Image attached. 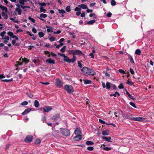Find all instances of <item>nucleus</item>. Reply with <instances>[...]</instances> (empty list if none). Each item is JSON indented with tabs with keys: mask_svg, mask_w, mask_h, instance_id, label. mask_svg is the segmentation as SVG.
Instances as JSON below:
<instances>
[{
	"mask_svg": "<svg viewBox=\"0 0 154 154\" xmlns=\"http://www.w3.org/2000/svg\"><path fill=\"white\" fill-rule=\"evenodd\" d=\"M131 116L132 115H130L129 113H128V114L125 113L123 114L122 116L125 119H128L135 121H141L144 120L145 119L144 118L141 117L131 118Z\"/></svg>",
	"mask_w": 154,
	"mask_h": 154,
	"instance_id": "nucleus-1",
	"label": "nucleus"
},
{
	"mask_svg": "<svg viewBox=\"0 0 154 154\" xmlns=\"http://www.w3.org/2000/svg\"><path fill=\"white\" fill-rule=\"evenodd\" d=\"M81 71L86 75H94L96 74V72L94 71L91 69L88 68L86 67H84L81 69Z\"/></svg>",
	"mask_w": 154,
	"mask_h": 154,
	"instance_id": "nucleus-2",
	"label": "nucleus"
},
{
	"mask_svg": "<svg viewBox=\"0 0 154 154\" xmlns=\"http://www.w3.org/2000/svg\"><path fill=\"white\" fill-rule=\"evenodd\" d=\"M64 89L67 93H72L74 91L72 86L70 85H66L64 86Z\"/></svg>",
	"mask_w": 154,
	"mask_h": 154,
	"instance_id": "nucleus-3",
	"label": "nucleus"
},
{
	"mask_svg": "<svg viewBox=\"0 0 154 154\" xmlns=\"http://www.w3.org/2000/svg\"><path fill=\"white\" fill-rule=\"evenodd\" d=\"M64 58V61L69 63H73L76 60V57L74 55L73 56V58L72 59H69V57L66 56Z\"/></svg>",
	"mask_w": 154,
	"mask_h": 154,
	"instance_id": "nucleus-4",
	"label": "nucleus"
},
{
	"mask_svg": "<svg viewBox=\"0 0 154 154\" xmlns=\"http://www.w3.org/2000/svg\"><path fill=\"white\" fill-rule=\"evenodd\" d=\"M61 132L62 134L65 136H68L70 135L69 131L66 128H60Z\"/></svg>",
	"mask_w": 154,
	"mask_h": 154,
	"instance_id": "nucleus-5",
	"label": "nucleus"
},
{
	"mask_svg": "<svg viewBox=\"0 0 154 154\" xmlns=\"http://www.w3.org/2000/svg\"><path fill=\"white\" fill-rule=\"evenodd\" d=\"M63 82L60 79L57 78L56 79L55 85L61 88L63 87Z\"/></svg>",
	"mask_w": 154,
	"mask_h": 154,
	"instance_id": "nucleus-6",
	"label": "nucleus"
},
{
	"mask_svg": "<svg viewBox=\"0 0 154 154\" xmlns=\"http://www.w3.org/2000/svg\"><path fill=\"white\" fill-rule=\"evenodd\" d=\"M52 109L51 106H44L43 108L44 111L45 112H48L51 111Z\"/></svg>",
	"mask_w": 154,
	"mask_h": 154,
	"instance_id": "nucleus-7",
	"label": "nucleus"
},
{
	"mask_svg": "<svg viewBox=\"0 0 154 154\" xmlns=\"http://www.w3.org/2000/svg\"><path fill=\"white\" fill-rule=\"evenodd\" d=\"M33 139V136L31 135L27 136L25 139L26 142H31Z\"/></svg>",
	"mask_w": 154,
	"mask_h": 154,
	"instance_id": "nucleus-8",
	"label": "nucleus"
},
{
	"mask_svg": "<svg viewBox=\"0 0 154 154\" xmlns=\"http://www.w3.org/2000/svg\"><path fill=\"white\" fill-rule=\"evenodd\" d=\"M19 39H15L12 40V43L13 45L15 46L19 45L20 43L18 42Z\"/></svg>",
	"mask_w": 154,
	"mask_h": 154,
	"instance_id": "nucleus-9",
	"label": "nucleus"
},
{
	"mask_svg": "<svg viewBox=\"0 0 154 154\" xmlns=\"http://www.w3.org/2000/svg\"><path fill=\"white\" fill-rule=\"evenodd\" d=\"M60 114H56L54 115L52 118V119L54 121H56L60 118Z\"/></svg>",
	"mask_w": 154,
	"mask_h": 154,
	"instance_id": "nucleus-10",
	"label": "nucleus"
},
{
	"mask_svg": "<svg viewBox=\"0 0 154 154\" xmlns=\"http://www.w3.org/2000/svg\"><path fill=\"white\" fill-rule=\"evenodd\" d=\"M82 135H76V136L74 137V139L75 140L78 141L81 140L82 139Z\"/></svg>",
	"mask_w": 154,
	"mask_h": 154,
	"instance_id": "nucleus-11",
	"label": "nucleus"
},
{
	"mask_svg": "<svg viewBox=\"0 0 154 154\" xmlns=\"http://www.w3.org/2000/svg\"><path fill=\"white\" fill-rule=\"evenodd\" d=\"M46 62L50 64H55V62L54 60H52L51 58H49L46 60Z\"/></svg>",
	"mask_w": 154,
	"mask_h": 154,
	"instance_id": "nucleus-12",
	"label": "nucleus"
},
{
	"mask_svg": "<svg viewBox=\"0 0 154 154\" xmlns=\"http://www.w3.org/2000/svg\"><path fill=\"white\" fill-rule=\"evenodd\" d=\"M31 109L30 108L26 109L22 113V115H25L27 114L31 111Z\"/></svg>",
	"mask_w": 154,
	"mask_h": 154,
	"instance_id": "nucleus-13",
	"label": "nucleus"
},
{
	"mask_svg": "<svg viewBox=\"0 0 154 154\" xmlns=\"http://www.w3.org/2000/svg\"><path fill=\"white\" fill-rule=\"evenodd\" d=\"M102 139L103 140H105L106 141H107L109 142H112L111 141V137H102Z\"/></svg>",
	"mask_w": 154,
	"mask_h": 154,
	"instance_id": "nucleus-14",
	"label": "nucleus"
},
{
	"mask_svg": "<svg viewBox=\"0 0 154 154\" xmlns=\"http://www.w3.org/2000/svg\"><path fill=\"white\" fill-rule=\"evenodd\" d=\"M2 15L4 18L5 19H7L8 18V16L7 12H5L4 11H2Z\"/></svg>",
	"mask_w": 154,
	"mask_h": 154,
	"instance_id": "nucleus-15",
	"label": "nucleus"
},
{
	"mask_svg": "<svg viewBox=\"0 0 154 154\" xmlns=\"http://www.w3.org/2000/svg\"><path fill=\"white\" fill-rule=\"evenodd\" d=\"M78 7L83 9H87L88 8L87 6L84 4H81L78 5Z\"/></svg>",
	"mask_w": 154,
	"mask_h": 154,
	"instance_id": "nucleus-16",
	"label": "nucleus"
},
{
	"mask_svg": "<svg viewBox=\"0 0 154 154\" xmlns=\"http://www.w3.org/2000/svg\"><path fill=\"white\" fill-rule=\"evenodd\" d=\"M8 34L13 38H17V37L14 35L12 32H9L8 33Z\"/></svg>",
	"mask_w": 154,
	"mask_h": 154,
	"instance_id": "nucleus-17",
	"label": "nucleus"
},
{
	"mask_svg": "<svg viewBox=\"0 0 154 154\" xmlns=\"http://www.w3.org/2000/svg\"><path fill=\"white\" fill-rule=\"evenodd\" d=\"M83 54L82 52L80 50H75V55H82Z\"/></svg>",
	"mask_w": 154,
	"mask_h": 154,
	"instance_id": "nucleus-18",
	"label": "nucleus"
},
{
	"mask_svg": "<svg viewBox=\"0 0 154 154\" xmlns=\"http://www.w3.org/2000/svg\"><path fill=\"white\" fill-rule=\"evenodd\" d=\"M30 0H19V3L21 5H24L25 4V2H27L29 1Z\"/></svg>",
	"mask_w": 154,
	"mask_h": 154,
	"instance_id": "nucleus-19",
	"label": "nucleus"
},
{
	"mask_svg": "<svg viewBox=\"0 0 154 154\" xmlns=\"http://www.w3.org/2000/svg\"><path fill=\"white\" fill-rule=\"evenodd\" d=\"M0 8L1 9L2 11L7 12L8 11V8L5 7L4 6L2 5H0Z\"/></svg>",
	"mask_w": 154,
	"mask_h": 154,
	"instance_id": "nucleus-20",
	"label": "nucleus"
},
{
	"mask_svg": "<svg viewBox=\"0 0 154 154\" xmlns=\"http://www.w3.org/2000/svg\"><path fill=\"white\" fill-rule=\"evenodd\" d=\"M75 133L76 135H81V132L79 129L77 128L75 131Z\"/></svg>",
	"mask_w": 154,
	"mask_h": 154,
	"instance_id": "nucleus-21",
	"label": "nucleus"
},
{
	"mask_svg": "<svg viewBox=\"0 0 154 154\" xmlns=\"http://www.w3.org/2000/svg\"><path fill=\"white\" fill-rule=\"evenodd\" d=\"M102 134L103 135H108L109 134V131L106 130L102 131Z\"/></svg>",
	"mask_w": 154,
	"mask_h": 154,
	"instance_id": "nucleus-22",
	"label": "nucleus"
},
{
	"mask_svg": "<svg viewBox=\"0 0 154 154\" xmlns=\"http://www.w3.org/2000/svg\"><path fill=\"white\" fill-rule=\"evenodd\" d=\"M47 17V15L46 14H40V17H38L39 18H40L41 20H43L44 19H42L41 18H46Z\"/></svg>",
	"mask_w": 154,
	"mask_h": 154,
	"instance_id": "nucleus-23",
	"label": "nucleus"
},
{
	"mask_svg": "<svg viewBox=\"0 0 154 154\" xmlns=\"http://www.w3.org/2000/svg\"><path fill=\"white\" fill-rule=\"evenodd\" d=\"M84 84L85 85L89 84H91V81L89 80L84 79Z\"/></svg>",
	"mask_w": 154,
	"mask_h": 154,
	"instance_id": "nucleus-24",
	"label": "nucleus"
},
{
	"mask_svg": "<svg viewBox=\"0 0 154 154\" xmlns=\"http://www.w3.org/2000/svg\"><path fill=\"white\" fill-rule=\"evenodd\" d=\"M15 11L17 12L18 15H20L22 14V10L21 8H16Z\"/></svg>",
	"mask_w": 154,
	"mask_h": 154,
	"instance_id": "nucleus-25",
	"label": "nucleus"
},
{
	"mask_svg": "<svg viewBox=\"0 0 154 154\" xmlns=\"http://www.w3.org/2000/svg\"><path fill=\"white\" fill-rule=\"evenodd\" d=\"M126 94H127V95L130 98H131V99H132V100H134L135 99V98H134V97L132 96V95H131L129 93V92L127 91V90H126Z\"/></svg>",
	"mask_w": 154,
	"mask_h": 154,
	"instance_id": "nucleus-26",
	"label": "nucleus"
},
{
	"mask_svg": "<svg viewBox=\"0 0 154 154\" xmlns=\"http://www.w3.org/2000/svg\"><path fill=\"white\" fill-rule=\"evenodd\" d=\"M46 27L47 28V31L48 32H52L53 28L52 27L47 25L46 26Z\"/></svg>",
	"mask_w": 154,
	"mask_h": 154,
	"instance_id": "nucleus-27",
	"label": "nucleus"
},
{
	"mask_svg": "<svg viewBox=\"0 0 154 154\" xmlns=\"http://www.w3.org/2000/svg\"><path fill=\"white\" fill-rule=\"evenodd\" d=\"M112 84L108 82H107L106 84V88L108 90L110 88Z\"/></svg>",
	"mask_w": 154,
	"mask_h": 154,
	"instance_id": "nucleus-28",
	"label": "nucleus"
},
{
	"mask_svg": "<svg viewBox=\"0 0 154 154\" xmlns=\"http://www.w3.org/2000/svg\"><path fill=\"white\" fill-rule=\"evenodd\" d=\"M34 103V106L35 107L37 108L39 107V104L38 101L37 100H35Z\"/></svg>",
	"mask_w": 154,
	"mask_h": 154,
	"instance_id": "nucleus-29",
	"label": "nucleus"
},
{
	"mask_svg": "<svg viewBox=\"0 0 154 154\" xmlns=\"http://www.w3.org/2000/svg\"><path fill=\"white\" fill-rule=\"evenodd\" d=\"M128 59L129 60L130 62L131 63H134V62L133 58H132V57L130 55L128 54Z\"/></svg>",
	"mask_w": 154,
	"mask_h": 154,
	"instance_id": "nucleus-30",
	"label": "nucleus"
},
{
	"mask_svg": "<svg viewBox=\"0 0 154 154\" xmlns=\"http://www.w3.org/2000/svg\"><path fill=\"white\" fill-rule=\"evenodd\" d=\"M86 144L87 145H91L94 144V143L91 141H87L86 142Z\"/></svg>",
	"mask_w": 154,
	"mask_h": 154,
	"instance_id": "nucleus-31",
	"label": "nucleus"
},
{
	"mask_svg": "<svg viewBox=\"0 0 154 154\" xmlns=\"http://www.w3.org/2000/svg\"><path fill=\"white\" fill-rule=\"evenodd\" d=\"M1 81L3 82H9L12 81H13V79L11 78L10 79L1 80Z\"/></svg>",
	"mask_w": 154,
	"mask_h": 154,
	"instance_id": "nucleus-32",
	"label": "nucleus"
},
{
	"mask_svg": "<svg viewBox=\"0 0 154 154\" xmlns=\"http://www.w3.org/2000/svg\"><path fill=\"white\" fill-rule=\"evenodd\" d=\"M95 22V20H91L90 21H89L87 22V23L91 25L94 23Z\"/></svg>",
	"mask_w": 154,
	"mask_h": 154,
	"instance_id": "nucleus-33",
	"label": "nucleus"
},
{
	"mask_svg": "<svg viewBox=\"0 0 154 154\" xmlns=\"http://www.w3.org/2000/svg\"><path fill=\"white\" fill-rule=\"evenodd\" d=\"M141 53V51L139 49H137L135 51V54L137 55H140Z\"/></svg>",
	"mask_w": 154,
	"mask_h": 154,
	"instance_id": "nucleus-34",
	"label": "nucleus"
},
{
	"mask_svg": "<svg viewBox=\"0 0 154 154\" xmlns=\"http://www.w3.org/2000/svg\"><path fill=\"white\" fill-rule=\"evenodd\" d=\"M58 11L59 13L61 14H63L64 13H66L65 11L64 10H63V9L61 10L60 9H59L58 10Z\"/></svg>",
	"mask_w": 154,
	"mask_h": 154,
	"instance_id": "nucleus-35",
	"label": "nucleus"
},
{
	"mask_svg": "<svg viewBox=\"0 0 154 154\" xmlns=\"http://www.w3.org/2000/svg\"><path fill=\"white\" fill-rule=\"evenodd\" d=\"M103 149L104 150L109 151L111 149V148L106 147L103 148Z\"/></svg>",
	"mask_w": 154,
	"mask_h": 154,
	"instance_id": "nucleus-36",
	"label": "nucleus"
},
{
	"mask_svg": "<svg viewBox=\"0 0 154 154\" xmlns=\"http://www.w3.org/2000/svg\"><path fill=\"white\" fill-rule=\"evenodd\" d=\"M22 60V62H25L26 64L29 62V60L26 58H24Z\"/></svg>",
	"mask_w": 154,
	"mask_h": 154,
	"instance_id": "nucleus-37",
	"label": "nucleus"
},
{
	"mask_svg": "<svg viewBox=\"0 0 154 154\" xmlns=\"http://www.w3.org/2000/svg\"><path fill=\"white\" fill-rule=\"evenodd\" d=\"M69 53L70 54L75 56V50H70L69 51Z\"/></svg>",
	"mask_w": 154,
	"mask_h": 154,
	"instance_id": "nucleus-38",
	"label": "nucleus"
},
{
	"mask_svg": "<svg viewBox=\"0 0 154 154\" xmlns=\"http://www.w3.org/2000/svg\"><path fill=\"white\" fill-rule=\"evenodd\" d=\"M44 35V33L42 32H40L38 33V35L40 38L43 37Z\"/></svg>",
	"mask_w": 154,
	"mask_h": 154,
	"instance_id": "nucleus-39",
	"label": "nucleus"
},
{
	"mask_svg": "<svg viewBox=\"0 0 154 154\" xmlns=\"http://www.w3.org/2000/svg\"><path fill=\"white\" fill-rule=\"evenodd\" d=\"M66 10L67 12H69L71 11L70 7V6H67L66 8Z\"/></svg>",
	"mask_w": 154,
	"mask_h": 154,
	"instance_id": "nucleus-40",
	"label": "nucleus"
},
{
	"mask_svg": "<svg viewBox=\"0 0 154 154\" xmlns=\"http://www.w3.org/2000/svg\"><path fill=\"white\" fill-rule=\"evenodd\" d=\"M64 39H60L59 41V43H60V44L59 45H60V46H62L63 45V44L62 43V42L64 41Z\"/></svg>",
	"mask_w": 154,
	"mask_h": 154,
	"instance_id": "nucleus-41",
	"label": "nucleus"
},
{
	"mask_svg": "<svg viewBox=\"0 0 154 154\" xmlns=\"http://www.w3.org/2000/svg\"><path fill=\"white\" fill-rule=\"evenodd\" d=\"M134 108H137V107L135 104L132 102H130L129 103Z\"/></svg>",
	"mask_w": 154,
	"mask_h": 154,
	"instance_id": "nucleus-42",
	"label": "nucleus"
},
{
	"mask_svg": "<svg viewBox=\"0 0 154 154\" xmlns=\"http://www.w3.org/2000/svg\"><path fill=\"white\" fill-rule=\"evenodd\" d=\"M66 46H64L62 48L60 49V51L62 52H64L65 51V49L66 48Z\"/></svg>",
	"mask_w": 154,
	"mask_h": 154,
	"instance_id": "nucleus-43",
	"label": "nucleus"
},
{
	"mask_svg": "<svg viewBox=\"0 0 154 154\" xmlns=\"http://www.w3.org/2000/svg\"><path fill=\"white\" fill-rule=\"evenodd\" d=\"M40 11L41 12L45 13L46 12V10L42 7H41L40 8Z\"/></svg>",
	"mask_w": 154,
	"mask_h": 154,
	"instance_id": "nucleus-44",
	"label": "nucleus"
},
{
	"mask_svg": "<svg viewBox=\"0 0 154 154\" xmlns=\"http://www.w3.org/2000/svg\"><path fill=\"white\" fill-rule=\"evenodd\" d=\"M116 94L118 95V96L120 95V94L117 91H116L115 92V93L114 94H113L111 95H110V96H114V97H116Z\"/></svg>",
	"mask_w": 154,
	"mask_h": 154,
	"instance_id": "nucleus-45",
	"label": "nucleus"
},
{
	"mask_svg": "<svg viewBox=\"0 0 154 154\" xmlns=\"http://www.w3.org/2000/svg\"><path fill=\"white\" fill-rule=\"evenodd\" d=\"M28 19L29 20H31L32 22L33 23H34L35 22V20L32 18L31 17H28Z\"/></svg>",
	"mask_w": 154,
	"mask_h": 154,
	"instance_id": "nucleus-46",
	"label": "nucleus"
},
{
	"mask_svg": "<svg viewBox=\"0 0 154 154\" xmlns=\"http://www.w3.org/2000/svg\"><path fill=\"white\" fill-rule=\"evenodd\" d=\"M35 144H39L41 143V140L40 139H37L35 141Z\"/></svg>",
	"mask_w": 154,
	"mask_h": 154,
	"instance_id": "nucleus-47",
	"label": "nucleus"
},
{
	"mask_svg": "<svg viewBox=\"0 0 154 154\" xmlns=\"http://www.w3.org/2000/svg\"><path fill=\"white\" fill-rule=\"evenodd\" d=\"M87 149L88 150L92 151V150H93L94 148L93 147L91 146H90L88 147H87Z\"/></svg>",
	"mask_w": 154,
	"mask_h": 154,
	"instance_id": "nucleus-48",
	"label": "nucleus"
},
{
	"mask_svg": "<svg viewBox=\"0 0 154 154\" xmlns=\"http://www.w3.org/2000/svg\"><path fill=\"white\" fill-rule=\"evenodd\" d=\"M28 103L26 101H24L22 102L21 103V105L22 106H24L27 105Z\"/></svg>",
	"mask_w": 154,
	"mask_h": 154,
	"instance_id": "nucleus-49",
	"label": "nucleus"
},
{
	"mask_svg": "<svg viewBox=\"0 0 154 154\" xmlns=\"http://www.w3.org/2000/svg\"><path fill=\"white\" fill-rule=\"evenodd\" d=\"M74 10L76 11H80L81 10V9L79 7H76L75 9Z\"/></svg>",
	"mask_w": 154,
	"mask_h": 154,
	"instance_id": "nucleus-50",
	"label": "nucleus"
},
{
	"mask_svg": "<svg viewBox=\"0 0 154 154\" xmlns=\"http://www.w3.org/2000/svg\"><path fill=\"white\" fill-rule=\"evenodd\" d=\"M89 17H94V18H96V17H95V14L94 13L90 14L89 15Z\"/></svg>",
	"mask_w": 154,
	"mask_h": 154,
	"instance_id": "nucleus-51",
	"label": "nucleus"
},
{
	"mask_svg": "<svg viewBox=\"0 0 154 154\" xmlns=\"http://www.w3.org/2000/svg\"><path fill=\"white\" fill-rule=\"evenodd\" d=\"M116 4V2L114 0H113L111 1V5L112 6H115Z\"/></svg>",
	"mask_w": 154,
	"mask_h": 154,
	"instance_id": "nucleus-52",
	"label": "nucleus"
},
{
	"mask_svg": "<svg viewBox=\"0 0 154 154\" xmlns=\"http://www.w3.org/2000/svg\"><path fill=\"white\" fill-rule=\"evenodd\" d=\"M27 95L30 97V98H32L33 95L30 93H27Z\"/></svg>",
	"mask_w": 154,
	"mask_h": 154,
	"instance_id": "nucleus-53",
	"label": "nucleus"
},
{
	"mask_svg": "<svg viewBox=\"0 0 154 154\" xmlns=\"http://www.w3.org/2000/svg\"><path fill=\"white\" fill-rule=\"evenodd\" d=\"M119 89H123L124 88V86L122 83H121L118 86Z\"/></svg>",
	"mask_w": 154,
	"mask_h": 154,
	"instance_id": "nucleus-54",
	"label": "nucleus"
},
{
	"mask_svg": "<svg viewBox=\"0 0 154 154\" xmlns=\"http://www.w3.org/2000/svg\"><path fill=\"white\" fill-rule=\"evenodd\" d=\"M127 83L130 85H132L133 84V83L132 81L129 80L128 81Z\"/></svg>",
	"mask_w": 154,
	"mask_h": 154,
	"instance_id": "nucleus-55",
	"label": "nucleus"
},
{
	"mask_svg": "<svg viewBox=\"0 0 154 154\" xmlns=\"http://www.w3.org/2000/svg\"><path fill=\"white\" fill-rule=\"evenodd\" d=\"M99 122L100 123H101V124H106V122H105L104 121H103V120H102V119H99Z\"/></svg>",
	"mask_w": 154,
	"mask_h": 154,
	"instance_id": "nucleus-56",
	"label": "nucleus"
},
{
	"mask_svg": "<svg viewBox=\"0 0 154 154\" xmlns=\"http://www.w3.org/2000/svg\"><path fill=\"white\" fill-rule=\"evenodd\" d=\"M130 72L131 74L132 75H133L134 74V72L133 70L131 68L130 69Z\"/></svg>",
	"mask_w": 154,
	"mask_h": 154,
	"instance_id": "nucleus-57",
	"label": "nucleus"
},
{
	"mask_svg": "<svg viewBox=\"0 0 154 154\" xmlns=\"http://www.w3.org/2000/svg\"><path fill=\"white\" fill-rule=\"evenodd\" d=\"M40 83L45 85H48L50 84V83L49 82H40Z\"/></svg>",
	"mask_w": 154,
	"mask_h": 154,
	"instance_id": "nucleus-58",
	"label": "nucleus"
},
{
	"mask_svg": "<svg viewBox=\"0 0 154 154\" xmlns=\"http://www.w3.org/2000/svg\"><path fill=\"white\" fill-rule=\"evenodd\" d=\"M11 145L10 144H9V143L6 146L5 149L6 150L10 148V147L11 146Z\"/></svg>",
	"mask_w": 154,
	"mask_h": 154,
	"instance_id": "nucleus-59",
	"label": "nucleus"
},
{
	"mask_svg": "<svg viewBox=\"0 0 154 154\" xmlns=\"http://www.w3.org/2000/svg\"><path fill=\"white\" fill-rule=\"evenodd\" d=\"M119 72L121 73L125 74V73L124 71L122 69H119Z\"/></svg>",
	"mask_w": 154,
	"mask_h": 154,
	"instance_id": "nucleus-60",
	"label": "nucleus"
},
{
	"mask_svg": "<svg viewBox=\"0 0 154 154\" xmlns=\"http://www.w3.org/2000/svg\"><path fill=\"white\" fill-rule=\"evenodd\" d=\"M39 4L40 5L41 7H42V6H45L46 5V4L43 2L39 3Z\"/></svg>",
	"mask_w": 154,
	"mask_h": 154,
	"instance_id": "nucleus-61",
	"label": "nucleus"
},
{
	"mask_svg": "<svg viewBox=\"0 0 154 154\" xmlns=\"http://www.w3.org/2000/svg\"><path fill=\"white\" fill-rule=\"evenodd\" d=\"M78 66L80 68H81L82 67V65L81 63V62L80 61H78Z\"/></svg>",
	"mask_w": 154,
	"mask_h": 154,
	"instance_id": "nucleus-62",
	"label": "nucleus"
},
{
	"mask_svg": "<svg viewBox=\"0 0 154 154\" xmlns=\"http://www.w3.org/2000/svg\"><path fill=\"white\" fill-rule=\"evenodd\" d=\"M32 31L34 33H36L37 32V30L35 28L33 27L32 29Z\"/></svg>",
	"mask_w": 154,
	"mask_h": 154,
	"instance_id": "nucleus-63",
	"label": "nucleus"
},
{
	"mask_svg": "<svg viewBox=\"0 0 154 154\" xmlns=\"http://www.w3.org/2000/svg\"><path fill=\"white\" fill-rule=\"evenodd\" d=\"M4 48L6 51H8L9 50V48L7 46H4Z\"/></svg>",
	"mask_w": 154,
	"mask_h": 154,
	"instance_id": "nucleus-64",
	"label": "nucleus"
}]
</instances>
